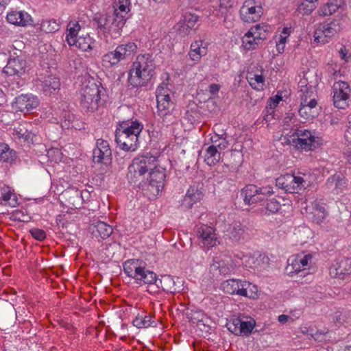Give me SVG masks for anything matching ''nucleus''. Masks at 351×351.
Returning <instances> with one entry per match:
<instances>
[{
  "instance_id": "1",
  "label": "nucleus",
  "mask_w": 351,
  "mask_h": 351,
  "mask_svg": "<svg viewBox=\"0 0 351 351\" xmlns=\"http://www.w3.org/2000/svg\"><path fill=\"white\" fill-rule=\"evenodd\" d=\"M155 64L149 54L138 55L133 62L128 79L129 86H146L154 75Z\"/></svg>"
},
{
  "instance_id": "2",
  "label": "nucleus",
  "mask_w": 351,
  "mask_h": 351,
  "mask_svg": "<svg viewBox=\"0 0 351 351\" xmlns=\"http://www.w3.org/2000/svg\"><path fill=\"white\" fill-rule=\"evenodd\" d=\"M156 159L157 157L150 154L134 158L128 167L127 178L129 182L138 185L140 188L143 182H145V174L156 167Z\"/></svg>"
},
{
  "instance_id": "3",
  "label": "nucleus",
  "mask_w": 351,
  "mask_h": 351,
  "mask_svg": "<svg viewBox=\"0 0 351 351\" xmlns=\"http://www.w3.org/2000/svg\"><path fill=\"white\" fill-rule=\"evenodd\" d=\"M80 105L86 112H94L97 110L100 101L99 86L93 80L83 83L81 90Z\"/></svg>"
},
{
  "instance_id": "4",
  "label": "nucleus",
  "mask_w": 351,
  "mask_h": 351,
  "mask_svg": "<svg viewBox=\"0 0 351 351\" xmlns=\"http://www.w3.org/2000/svg\"><path fill=\"white\" fill-rule=\"evenodd\" d=\"M137 46L133 42L118 45L112 51L102 56V64L106 67H112L125 60L136 51Z\"/></svg>"
},
{
  "instance_id": "5",
  "label": "nucleus",
  "mask_w": 351,
  "mask_h": 351,
  "mask_svg": "<svg viewBox=\"0 0 351 351\" xmlns=\"http://www.w3.org/2000/svg\"><path fill=\"white\" fill-rule=\"evenodd\" d=\"M276 185L287 193H295L308 187L310 185V182L306 180L303 177L287 173L278 177L276 180Z\"/></svg>"
},
{
  "instance_id": "6",
  "label": "nucleus",
  "mask_w": 351,
  "mask_h": 351,
  "mask_svg": "<svg viewBox=\"0 0 351 351\" xmlns=\"http://www.w3.org/2000/svg\"><path fill=\"white\" fill-rule=\"evenodd\" d=\"M273 193V187L271 186L258 188L256 185L249 184L241 191V195L244 197V202L249 205L263 201L268 195Z\"/></svg>"
},
{
  "instance_id": "7",
  "label": "nucleus",
  "mask_w": 351,
  "mask_h": 351,
  "mask_svg": "<svg viewBox=\"0 0 351 351\" xmlns=\"http://www.w3.org/2000/svg\"><path fill=\"white\" fill-rule=\"evenodd\" d=\"M263 14L261 0H246L240 9L241 18L247 23L258 21Z\"/></svg>"
},
{
  "instance_id": "8",
  "label": "nucleus",
  "mask_w": 351,
  "mask_h": 351,
  "mask_svg": "<svg viewBox=\"0 0 351 351\" xmlns=\"http://www.w3.org/2000/svg\"><path fill=\"white\" fill-rule=\"evenodd\" d=\"M252 286L249 282H241L234 279L228 280L221 284V288L228 294H237L241 296L254 298L253 293H249L248 289Z\"/></svg>"
},
{
  "instance_id": "9",
  "label": "nucleus",
  "mask_w": 351,
  "mask_h": 351,
  "mask_svg": "<svg viewBox=\"0 0 351 351\" xmlns=\"http://www.w3.org/2000/svg\"><path fill=\"white\" fill-rule=\"evenodd\" d=\"M93 161L95 163H102L108 165L112 162V151L109 143L104 139H98L96 147L93 149Z\"/></svg>"
},
{
  "instance_id": "10",
  "label": "nucleus",
  "mask_w": 351,
  "mask_h": 351,
  "mask_svg": "<svg viewBox=\"0 0 351 351\" xmlns=\"http://www.w3.org/2000/svg\"><path fill=\"white\" fill-rule=\"evenodd\" d=\"M157 101V115L167 125L173 122L171 112L174 104L171 101L169 95H160Z\"/></svg>"
},
{
  "instance_id": "11",
  "label": "nucleus",
  "mask_w": 351,
  "mask_h": 351,
  "mask_svg": "<svg viewBox=\"0 0 351 351\" xmlns=\"http://www.w3.org/2000/svg\"><path fill=\"white\" fill-rule=\"evenodd\" d=\"M183 285L184 282L181 278H174L170 275L161 276L160 278L158 279L156 285L158 288L173 294L181 292L183 290Z\"/></svg>"
},
{
  "instance_id": "12",
  "label": "nucleus",
  "mask_w": 351,
  "mask_h": 351,
  "mask_svg": "<svg viewBox=\"0 0 351 351\" xmlns=\"http://www.w3.org/2000/svg\"><path fill=\"white\" fill-rule=\"evenodd\" d=\"M341 29V27L339 20H332L330 23H324L315 30V40L320 42L322 36H324V38H331L340 32Z\"/></svg>"
},
{
  "instance_id": "13",
  "label": "nucleus",
  "mask_w": 351,
  "mask_h": 351,
  "mask_svg": "<svg viewBox=\"0 0 351 351\" xmlns=\"http://www.w3.org/2000/svg\"><path fill=\"white\" fill-rule=\"evenodd\" d=\"M143 128V125L138 120L122 121L119 123L115 134H125L128 137L132 135L138 138Z\"/></svg>"
},
{
  "instance_id": "14",
  "label": "nucleus",
  "mask_w": 351,
  "mask_h": 351,
  "mask_svg": "<svg viewBox=\"0 0 351 351\" xmlns=\"http://www.w3.org/2000/svg\"><path fill=\"white\" fill-rule=\"evenodd\" d=\"M62 202L64 205L71 209L80 208L82 200V192L77 189H69L64 191L61 194Z\"/></svg>"
},
{
  "instance_id": "15",
  "label": "nucleus",
  "mask_w": 351,
  "mask_h": 351,
  "mask_svg": "<svg viewBox=\"0 0 351 351\" xmlns=\"http://www.w3.org/2000/svg\"><path fill=\"white\" fill-rule=\"evenodd\" d=\"M126 22V18L122 13L114 9L110 16V35L112 38H117L121 36L122 28Z\"/></svg>"
},
{
  "instance_id": "16",
  "label": "nucleus",
  "mask_w": 351,
  "mask_h": 351,
  "mask_svg": "<svg viewBox=\"0 0 351 351\" xmlns=\"http://www.w3.org/2000/svg\"><path fill=\"white\" fill-rule=\"evenodd\" d=\"M16 108L21 112H29L39 104L38 98L32 95H21L15 98Z\"/></svg>"
},
{
  "instance_id": "17",
  "label": "nucleus",
  "mask_w": 351,
  "mask_h": 351,
  "mask_svg": "<svg viewBox=\"0 0 351 351\" xmlns=\"http://www.w3.org/2000/svg\"><path fill=\"white\" fill-rule=\"evenodd\" d=\"M312 258L313 255L311 254H304L303 252L298 254L288 260L289 266L287 269H289L291 267V270L289 271V273L298 274L301 271V267L308 266L311 263Z\"/></svg>"
},
{
  "instance_id": "18",
  "label": "nucleus",
  "mask_w": 351,
  "mask_h": 351,
  "mask_svg": "<svg viewBox=\"0 0 351 351\" xmlns=\"http://www.w3.org/2000/svg\"><path fill=\"white\" fill-rule=\"evenodd\" d=\"M38 88L45 95H50L60 89V80L52 75H47L37 84Z\"/></svg>"
},
{
  "instance_id": "19",
  "label": "nucleus",
  "mask_w": 351,
  "mask_h": 351,
  "mask_svg": "<svg viewBox=\"0 0 351 351\" xmlns=\"http://www.w3.org/2000/svg\"><path fill=\"white\" fill-rule=\"evenodd\" d=\"M26 62L21 58L16 56L10 58L7 65L3 68V72L8 75H21L25 73Z\"/></svg>"
},
{
  "instance_id": "20",
  "label": "nucleus",
  "mask_w": 351,
  "mask_h": 351,
  "mask_svg": "<svg viewBox=\"0 0 351 351\" xmlns=\"http://www.w3.org/2000/svg\"><path fill=\"white\" fill-rule=\"evenodd\" d=\"M197 232L204 246L209 248L217 244V238L213 228L202 225L197 228Z\"/></svg>"
},
{
  "instance_id": "21",
  "label": "nucleus",
  "mask_w": 351,
  "mask_h": 351,
  "mask_svg": "<svg viewBox=\"0 0 351 351\" xmlns=\"http://www.w3.org/2000/svg\"><path fill=\"white\" fill-rule=\"evenodd\" d=\"M89 231L93 237L106 239L112 233V228L108 223L99 221L90 224Z\"/></svg>"
},
{
  "instance_id": "22",
  "label": "nucleus",
  "mask_w": 351,
  "mask_h": 351,
  "mask_svg": "<svg viewBox=\"0 0 351 351\" xmlns=\"http://www.w3.org/2000/svg\"><path fill=\"white\" fill-rule=\"evenodd\" d=\"M6 19L9 23L23 27L31 25L32 22L31 16L23 11L10 12L7 14Z\"/></svg>"
},
{
  "instance_id": "23",
  "label": "nucleus",
  "mask_w": 351,
  "mask_h": 351,
  "mask_svg": "<svg viewBox=\"0 0 351 351\" xmlns=\"http://www.w3.org/2000/svg\"><path fill=\"white\" fill-rule=\"evenodd\" d=\"M287 143L293 145L298 149L305 151L313 150L317 148L318 143L317 141L308 140L302 138H295V135H291L287 141Z\"/></svg>"
},
{
  "instance_id": "24",
  "label": "nucleus",
  "mask_w": 351,
  "mask_h": 351,
  "mask_svg": "<svg viewBox=\"0 0 351 351\" xmlns=\"http://www.w3.org/2000/svg\"><path fill=\"white\" fill-rule=\"evenodd\" d=\"M115 141L119 147L125 152H134L138 145V138L126 136L125 134H115Z\"/></svg>"
},
{
  "instance_id": "25",
  "label": "nucleus",
  "mask_w": 351,
  "mask_h": 351,
  "mask_svg": "<svg viewBox=\"0 0 351 351\" xmlns=\"http://www.w3.org/2000/svg\"><path fill=\"white\" fill-rule=\"evenodd\" d=\"M335 267V275L340 279H345L351 275V258H341L338 259Z\"/></svg>"
},
{
  "instance_id": "26",
  "label": "nucleus",
  "mask_w": 351,
  "mask_h": 351,
  "mask_svg": "<svg viewBox=\"0 0 351 351\" xmlns=\"http://www.w3.org/2000/svg\"><path fill=\"white\" fill-rule=\"evenodd\" d=\"M110 14H95L93 19V25L98 32L110 34Z\"/></svg>"
},
{
  "instance_id": "27",
  "label": "nucleus",
  "mask_w": 351,
  "mask_h": 351,
  "mask_svg": "<svg viewBox=\"0 0 351 351\" xmlns=\"http://www.w3.org/2000/svg\"><path fill=\"white\" fill-rule=\"evenodd\" d=\"M247 227L239 222L230 225L227 229V236L234 242H239L244 239V235L247 230Z\"/></svg>"
},
{
  "instance_id": "28",
  "label": "nucleus",
  "mask_w": 351,
  "mask_h": 351,
  "mask_svg": "<svg viewBox=\"0 0 351 351\" xmlns=\"http://www.w3.org/2000/svg\"><path fill=\"white\" fill-rule=\"evenodd\" d=\"M298 112L304 119H312L316 117L319 114L317 101H313L310 106H300Z\"/></svg>"
},
{
  "instance_id": "29",
  "label": "nucleus",
  "mask_w": 351,
  "mask_h": 351,
  "mask_svg": "<svg viewBox=\"0 0 351 351\" xmlns=\"http://www.w3.org/2000/svg\"><path fill=\"white\" fill-rule=\"evenodd\" d=\"M344 0H332L321 7L319 12L322 16H329L335 13L344 5Z\"/></svg>"
},
{
  "instance_id": "30",
  "label": "nucleus",
  "mask_w": 351,
  "mask_h": 351,
  "mask_svg": "<svg viewBox=\"0 0 351 351\" xmlns=\"http://www.w3.org/2000/svg\"><path fill=\"white\" fill-rule=\"evenodd\" d=\"M270 28V26L267 24H257L250 28L249 30V34H254V36L258 40L263 42L267 39Z\"/></svg>"
},
{
  "instance_id": "31",
  "label": "nucleus",
  "mask_w": 351,
  "mask_h": 351,
  "mask_svg": "<svg viewBox=\"0 0 351 351\" xmlns=\"http://www.w3.org/2000/svg\"><path fill=\"white\" fill-rule=\"evenodd\" d=\"M202 40H199L191 43L189 56L192 60L198 61L206 53L205 47H202Z\"/></svg>"
},
{
  "instance_id": "32",
  "label": "nucleus",
  "mask_w": 351,
  "mask_h": 351,
  "mask_svg": "<svg viewBox=\"0 0 351 351\" xmlns=\"http://www.w3.org/2000/svg\"><path fill=\"white\" fill-rule=\"evenodd\" d=\"M81 29V26L77 21H71L67 25V34L66 36V41L69 45L71 46L74 44L75 39L78 38L77 34Z\"/></svg>"
},
{
  "instance_id": "33",
  "label": "nucleus",
  "mask_w": 351,
  "mask_h": 351,
  "mask_svg": "<svg viewBox=\"0 0 351 351\" xmlns=\"http://www.w3.org/2000/svg\"><path fill=\"white\" fill-rule=\"evenodd\" d=\"M94 40L90 37L88 34L82 35L76 38L74 44L72 46H75L83 51H86L93 49Z\"/></svg>"
},
{
  "instance_id": "34",
  "label": "nucleus",
  "mask_w": 351,
  "mask_h": 351,
  "mask_svg": "<svg viewBox=\"0 0 351 351\" xmlns=\"http://www.w3.org/2000/svg\"><path fill=\"white\" fill-rule=\"evenodd\" d=\"M156 165L157 160L156 161V167L153 170H149V178L147 179L150 180L152 183L154 182L159 184V186H164V181L166 177L165 169H158Z\"/></svg>"
},
{
  "instance_id": "35",
  "label": "nucleus",
  "mask_w": 351,
  "mask_h": 351,
  "mask_svg": "<svg viewBox=\"0 0 351 351\" xmlns=\"http://www.w3.org/2000/svg\"><path fill=\"white\" fill-rule=\"evenodd\" d=\"M141 267L138 265L137 261L134 260H129L124 263L123 270L124 272L129 276L136 279L138 274L141 271Z\"/></svg>"
},
{
  "instance_id": "36",
  "label": "nucleus",
  "mask_w": 351,
  "mask_h": 351,
  "mask_svg": "<svg viewBox=\"0 0 351 351\" xmlns=\"http://www.w3.org/2000/svg\"><path fill=\"white\" fill-rule=\"evenodd\" d=\"M13 135L16 136L19 139H23L24 142L27 143H33L34 138L36 136L31 131L21 126L14 128Z\"/></svg>"
},
{
  "instance_id": "37",
  "label": "nucleus",
  "mask_w": 351,
  "mask_h": 351,
  "mask_svg": "<svg viewBox=\"0 0 351 351\" xmlns=\"http://www.w3.org/2000/svg\"><path fill=\"white\" fill-rule=\"evenodd\" d=\"M313 221L319 224L325 219L328 215L325 206L323 204L315 203L313 205Z\"/></svg>"
},
{
  "instance_id": "38",
  "label": "nucleus",
  "mask_w": 351,
  "mask_h": 351,
  "mask_svg": "<svg viewBox=\"0 0 351 351\" xmlns=\"http://www.w3.org/2000/svg\"><path fill=\"white\" fill-rule=\"evenodd\" d=\"M136 280L143 281L145 284L154 283L156 285L158 281L156 274L154 272L146 270L145 267H143Z\"/></svg>"
},
{
  "instance_id": "39",
  "label": "nucleus",
  "mask_w": 351,
  "mask_h": 351,
  "mask_svg": "<svg viewBox=\"0 0 351 351\" xmlns=\"http://www.w3.org/2000/svg\"><path fill=\"white\" fill-rule=\"evenodd\" d=\"M263 42L258 40L254 36V34H249V31L244 35L242 38V45L247 50L255 49Z\"/></svg>"
},
{
  "instance_id": "40",
  "label": "nucleus",
  "mask_w": 351,
  "mask_h": 351,
  "mask_svg": "<svg viewBox=\"0 0 351 351\" xmlns=\"http://www.w3.org/2000/svg\"><path fill=\"white\" fill-rule=\"evenodd\" d=\"M16 152L11 149L8 145L2 146L0 152V160L3 162L12 163L16 159Z\"/></svg>"
},
{
  "instance_id": "41",
  "label": "nucleus",
  "mask_w": 351,
  "mask_h": 351,
  "mask_svg": "<svg viewBox=\"0 0 351 351\" xmlns=\"http://www.w3.org/2000/svg\"><path fill=\"white\" fill-rule=\"evenodd\" d=\"M220 158V153L215 145H210L206 149L205 162L210 166L214 165Z\"/></svg>"
},
{
  "instance_id": "42",
  "label": "nucleus",
  "mask_w": 351,
  "mask_h": 351,
  "mask_svg": "<svg viewBox=\"0 0 351 351\" xmlns=\"http://www.w3.org/2000/svg\"><path fill=\"white\" fill-rule=\"evenodd\" d=\"M142 190L147 191L148 194L154 197L157 196L161 191L163 186H159L158 184L152 183L151 180L147 179L145 182H143L141 186L140 187Z\"/></svg>"
},
{
  "instance_id": "43",
  "label": "nucleus",
  "mask_w": 351,
  "mask_h": 351,
  "mask_svg": "<svg viewBox=\"0 0 351 351\" xmlns=\"http://www.w3.org/2000/svg\"><path fill=\"white\" fill-rule=\"evenodd\" d=\"M60 29L59 23L54 19L44 20L40 24V29L47 34L54 33Z\"/></svg>"
},
{
  "instance_id": "44",
  "label": "nucleus",
  "mask_w": 351,
  "mask_h": 351,
  "mask_svg": "<svg viewBox=\"0 0 351 351\" xmlns=\"http://www.w3.org/2000/svg\"><path fill=\"white\" fill-rule=\"evenodd\" d=\"M204 196L203 193L197 189V187L191 186L186 194L184 197V201H187L189 199L193 202H196L199 201Z\"/></svg>"
},
{
  "instance_id": "45",
  "label": "nucleus",
  "mask_w": 351,
  "mask_h": 351,
  "mask_svg": "<svg viewBox=\"0 0 351 351\" xmlns=\"http://www.w3.org/2000/svg\"><path fill=\"white\" fill-rule=\"evenodd\" d=\"M349 94L346 92L343 93V95L333 93V103L334 106L339 109H344L348 106L347 100L348 99Z\"/></svg>"
},
{
  "instance_id": "46",
  "label": "nucleus",
  "mask_w": 351,
  "mask_h": 351,
  "mask_svg": "<svg viewBox=\"0 0 351 351\" xmlns=\"http://www.w3.org/2000/svg\"><path fill=\"white\" fill-rule=\"evenodd\" d=\"M255 325L256 322L253 319H250V320H243L242 319V324L239 329V335L248 336L252 333Z\"/></svg>"
},
{
  "instance_id": "47",
  "label": "nucleus",
  "mask_w": 351,
  "mask_h": 351,
  "mask_svg": "<svg viewBox=\"0 0 351 351\" xmlns=\"http://www.w3.org/2000/svg\"><path fill=\"white\" fill-rule=\"evenodd\" d=\"M242 324V319L239 317H232L226 324V327L232 333L239 335V329Z\"/></svg>"
},
{
  "instance_id": "48",
  "label": "nucleus",
  "mask_w": 351,
  "mask_h": 351,
  "mask_svg": "<svg viewBox=\"0 0 351 351\" xmlns=\"http://www.w3.org/2000/svg\"><path fill=\"white\" fill-rule=\"evenodd\" d=\"M152 323L151 318L146 315H138L132 322L133 325L138 328H147L151 326Z\"/></svg>"
},
{
  "instance_id": "49",
  "label": "nucleus",
  "mask_w": 351,
  "mask_h": 351,
  "mask_svg": "<svg viewBox=\"0 0 351 351\" xmlns=\"http://www.w3.org/2000/svg\"><path fill=\"white\" fill-rule=\"evenodd\" d=\"M250 85L256 90H261L264 85V77L262 75H254L247 77Z\"/></svg>"
},
{
  "instance_id": "50",
  "label": "nucleus",
  "mask_w": 351,
  "mask_h": 351,
  "mask_svg": "<svg viewBox=\"0 0 351 351\" xmlns=\"http://www.w3.org/2000/svg\"><path fill=\"white\" fill-rule=\"evenodd\" d=\"M317 7V5L311 4L308 1H303L298 8V12L302 15L310 14Z\"/></svg>"
},
{
  "instance_id": "51",
  "label": "nucleus",
  "mask_w": 351,
  "mask_h": 351,
  "mask_svg": "<svg viewBox=\"0 0 351 351\" xmlns=\"http://www.w3.org/2000/svg\"><path fill=\"white\" fill-rule=\"evenodd\" d=\"M198 16L191 13H186L184 16V21L187 28H194L196 23L198 21Z\"/></svg>"
},
{
  "instance_id": "52",
  "label": "nucleus",
  "mask_w": 351,
  "mask_h": 351,
  "mask_svg": "<svg viewBox=\"0 0 351 351\" xmlns=\"http://www.w3.org/2000/svg\"><path fill=\"white\" fill-rule=\"evenodd\" d=\"M265 208L269 213H275L280 208V204L275 199H269L266 202Z\"/></svg>"
},
{
  "instance_id": "53",
  "label": "nucleus",
  "mask_w": 351,
  "mask_h": 351,
  "mask_svg": "<svg viewBox=\"0 0 351 351\" xmlns=\"http://www.w3.org/2000/svg\"><path fill=\"white\" fill-rule=\"evenodd\" d=\"M213 267L217 268L221 274L224 276L228 274L232 271V266L225 264L224 262H217L213 265Z\"/></svg>"
},
{
  "instance_id": "54",
  "label": "nucleus",
  "mask_w": 351,
  "mask_h": 351,
  "mask_svg": "<svg viewBox=\"0 0 351 351\" xmlns=\"http://www.w3.org/2000/svg\"><path fill=\"white\" fill-rule=\"evenodd\" d=\"M292 135H295V138L316 141V138L312 134L311 132L307 130H297Z\"/></svg>"
},
{
  "instance_id": "55",
  "label": "nucleus",
  "mask_w": 351,
  "mask_h": 351,
  "mask_svg": "<svg viewBox=\"0 0 351 351\" xmlns=\"http://www.w3.org/2000/svg\"><path fill=\"white\" fill-rule=\"evenodd\" d=\"M31 235L36 240L42 241L46 238V233L44 230L39 228H32L29 230Z\"/></svg>"
},
{
  "instance_id": "56",
  "label": "nucleus",
  "mask_w": 351,
  "mask_h": 351,
  "mask_svg": "<svg viewBox=\"0 0 351 351\" xmlns=\"http://www.w3.org/2000/svg\"><path fill=\"white\" fill-rule=\"evenodd\" d=\"M28 216L25 215L22 211L19 210H14L12 214L10 219L14 221H19L25 222L28 221Z\"/></svg>"
},
{
  "instance_id": "57",
  "label": "nucleus",
  "mask_w": 351,
  "mask_h": 351,
  "mask_svg": "<svg viewBox=\"0 0 351 351\" xmlns=\"http://www.w3.org/2000/svg\"><path fill=\"white\" fill-rule=\"evenodd\" d=\"M188 317L190 321L193 323H197L203 321L204 317V313L201 311H191Z\"/></svg>"
},
{
  "instance_id": "58",
  "label": "nucleus",
  "mask_w": 351,
  "mask_h": 351,
  "mask_svg": "<svg viewBox=\"0 0 351 351\" xmlns=\"http://www.w3.org/2000/svg\"><path fill=\"white\" fill-rule=\"evenodd\" d=\"M348 319V317L346 314L339 311L336 312L333 316V322L339 326L346 322Z\"/></svg>"
},
{
  "instance_id": "59",
  "label": "nucleus",
  "mask_w": 351,
  "mask_h": 351,
  "mask_svg": "<svg viewBox=\"0 0 351 351\" xmlns=\"http://www.w3.org/2000/svg\"><path fill=\"white\" fill-rule=\"evenodd\" d=\"M234 0H219V8L221 14L228 11V10L233 6Z\"/></svg>"
},
{
  "instance_id": "60",
  "label": "nucleus",
  "mask_w": 351,
  "mask_h": 351,
  "mask_svg": "<svg viewBox=\"0 0 351 351\" xmlns=\"http://www.w3.org/2000/svg\"><path fill=\"white\" fill-rule=\"evenodd\" d=\"M311 94L312 92H306V93H304L303 95H302L300 106H310L313 101H317L315 98H311Z\"/></svg>"
},
{
  "instance_id": "61",
  "label": "nucleus",
  "mask_w": 351,
  "mask_h": 351,
  "mask_svg": "<svg viewBox=\"0 0 351 351\" xmlns=\"http://www.w3.org/2000/svg\"><path fill=\"white\" fill-rule=\"evenodd\" d=\"M73 115L71 114H65L64 120H62L61 127L62 129H69L73 127L72 121H73Z\"/></svg>"
},
{
  "instance_id": "62",
  "label": "nucleus",
  "mask_w": 351,
  "mask_h": 351,
  "mask_svg": "<svg viewBox=\"0 0 351 351\" xmlns=\"http://www.w3.org/2000/svg\"><path fill=\"white\" fill-rule=\"evenodd\" d=\"M334 90H341L343 92H346L350 95V88L348 85V84L346 82H338L334 85Z\"/></svg>"
},
{
  "instance_id": "63",
  "label": "nucleus",
  "mask_w": 351,
  "mask_h": 351,
  "mask_svg": "<svg viewBox=\"0 0 351 351\" xmlns=\"http://www.w3.org/2000/svg\"><path fill=\"white\" fill-rule=\"evenodd\" d=\"M220 90V86L217 84H212L209 86V90L211 94L214 95L217 93Z\"/></svg>"
},
{
  "instance_id": "64",
  "label": "nucleus",
  "mask_w": 351,
  "mask_h": 351,
  "mask_svg": "<svg viewBox=\"0 0 351 351\" xmlns=\"http://www.w3.org/2000/svg\"><path fill=\"white\" fill-rule=\"evenodd\" d=\"M14 195V193H12L11 191H8L6 193H4L2 195L1 199L2 200L5 202L10 201L12 198V197Z\"/></svg>"
}]
</instances>
